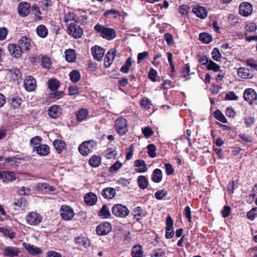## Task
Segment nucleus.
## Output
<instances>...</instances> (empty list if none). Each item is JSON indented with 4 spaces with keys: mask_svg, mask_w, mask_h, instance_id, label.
<instances>
[{
    "mask_svg": "<svg viewBox=\"0 0 257 257\" xmlns=\"http://www.w3.org/2000/svg\"><path fill=\"white\" fill-rule=\"evenodd\" d=\"M94 29L97 32L101 34V36L103 38L108 40H111L116 36L115 31L113 29L99 24H97Z\"/></svg>",
    "mask_w": 257,
    "mask_h": 257,
    "instance_id": "obj_1",
    "label": "nucleus"
},
{
    "mask_svg": "<svg viewBox=\"0 0 257 257\" xmlns=\"http://www.w3.org/2000/svg\"><path fill=\"white\" fill-rule=\"evenodd\" d=\"M96 145V143L93 141L84 142L79 146L78 150L83 156H87L93 151Z\"/></svg>",
    "mask_w": 257,
    "mask_h": 257,
    "instance_id": "obj_2",
    "label": "nucleus"
},
{
    "mask_svg": "<svg viewBox=\"0 0 257 257\" xmlns=\"http://www.w3.org/2000/svg\"><path fill=\"white\" fill-rule=\"evenodd\" d=\"M112 212L116 217L124 218L128 214V210L125 206L117 204L113 206Z\"/></svg>",
    "mask_w": 257,
    "mask_h": 257,
    "instance_id": "obj_3",
    "label": "nucleus"
},
{
    "mask_svg": "<svg viewBox=\"0 0 257 257\" xmlns=\"http://www.w3.org/2000/svg\"><path fill=\"white\" fill-rule=\"evenodd\" d=\"M115 129L117 133L122 136L128 131V126L126 119L123 118H119L115 121Z\"/></svg>",
    "mask_w": 257,
    "mask_h": 257,
    "instance_id": "obj_4",
    "label": "nucleus"
},
{
    "mask_svg": "<svg viewBox=\"0 0 257 257\" xmlns=\"http://www.w3.org/2000/svg\"><path fill=\"white\" fill-rule=\"evenodd\" d=\"M67 30L69 34L75 39L80 38L83 35V30L75 23H70Z\"/></svg>",
    "mask_w": 257,
    "mask_h": 257,
    "instance_id": "obj_5",
    "label": "nucleus"
},
{
    "mask_svg": "<svg viewBox=\"0 0 257 257\" xmlns=\"http://www.w3.org/2000/svg\"><path fill=\"white\" fill-rule=\"evenodd\" d=\"M60 212L62 219L67 221L71 220L75 215L73 209L67 205H62Z\"/></svg>",
    "mask_w": 257,
    "mask_h": 257,
    "instance_id": "obj_6",
    "label": "nucleus"
},
{
    "mask_svg": "<svg viewBox=\"0 0 257 257\" xmlns=\"http://www.w3.org/2000/svg\"><path fill=\"white\" fill-rule=\"evenodd\" d=\"M26 220L27 223L29 225H37L41 222L42 217L39 214L32 212L26 216Z\"/></svg>",
    "mask_w": 257,
    "mask_h": 257,
    "instance_id": "obj_7",
    "label": "nucleus"
},
{
    "mask_svg": "<svg viewBox=\"0 0 257 257\" xmlns=\"http://www.w3.org/2000/svg\"><path fill=\"white\" fill-rule=\"evenodd\" d=\"M111 230V225L109 222H106L99 225L96 229V233L99 235H105Z\"/></svg>",
    "mask_w": 257,
    "mask_h": 257,
    "instance_id": "obj_8",
    "label": "nucleus"
},
{
    "mask_svg": "<svg viewBox=\"0 0 257 257\" xmlns=\"http://www.w3.org/2000/svg\"><path fill=\"white\" fill-rule=\"evenodd\" d=\"M24 87L27 91H33L36 87V81L32 76H27L24 80Z\"/></svg>",
    "mask_w": 257,
    "mask_h": 257,
    "instance_id": "obj_9",
    "label": "nucleus"
},
{
    "mask_svg": "<svg viewBox=\"0 0 257 257\" xmlns=\"http://www.w3.org/2000/svg\"><path fill=\"white\" fill-rule=\"evenodd\" d=\"M252 13V7L247 2L241 3L239 6V14L241 16L247 17Z\"/></svg>",
    "mask_w": 257,
    "mask_h": 257,
    "instance_id": "obj_10",
    "label": "nucleus"
},
{
    "mask_svg": "<svg viewBox=\"0 0 257 257\" xmlns=\"http://www.w3.org/2000/svg\"><path fill=\"white\" fill-rule=\"evenodd\" d=\"M16 180L15 174L10 171H1L0 180L3 183H7Z\"/></svg>",
    "mask_w": 257,
    "mask_h": 257,
    "instance_id": "obj_11",
    "label": "nucleus"
},
{
    "mask_svg": "<svg viewBox=\"0 0 257 257\" xmlns=\"http://www.w3.org/2000/svg\"><path fill=\"white\" fill-rule=\"evenodd\" d=\"M116 51L114 49H110L107 52L104 58V65L106 68L110 67L114 60Z\"/></svg>",
    "mask_w": 257,
    "mask_h": 257,
    "instance_id": "obj_12",
    "label": "nucleus"
},
{
    "mask_svg": "<svg viewBox=\"0 0 257 257\" xmlns=\"http://www.w3.org/2000/svg\"><path fill=\"white\" fill-rule=\"evenodd\" d=\"M237 74L238 77L243 79H251L253 77V73L247 68L241 67L237 69Z\"/></svg>",
    "mask_w": 257,
    "mask_h": 257,
    "instance_id": "obj_13",
    "label": "nucleus"
},
{
    "mask_svg": "<svg viewBox=\"0 0 257 257\" xmlns=\"http://www.w3.org/2000/svg\"><path fill=\"white\" fill-rule=\"evenodd\" d=\"M21 77V73L17 68H12L7 71L6 77L11 81L18 80Z\"/></svg>",
    "mask_w": 257,
    "mask_h": 257,
    "instance_id": "obj_14",
    "label": "nucleus"
},
{
    "mask_svg": "<svg viewBox=\"0 0 257 257\" xmlns=\"http://www.w3.org/2000/svg\"><path fill=\"white\" fill-rule=\"evenodd\" d=\"M30 12V5L25 2L20 3L18 7V13L21 17H26Z\"/></svg>",
    "mask_w": 257,
    "mask_h": 257,
    "instance_id": "obj_15",
    "label": "nucleus"
},
{
    "mask_svg": "<svg viewBox=\"0 0 257 257\" xmlns=\"http://www.w3.org/2000/svg\"><path fill=\"white\" fill-rule=\"evenodd\" d=\"M8 50L11 54L15 58H20L23 52L19 45L11 44L8 46Z\"/></svg>",
    "mask_w": 257,
    "mask_h": 257,
    "instance_id": "obj_16",
    "label": "nucleus"
},
{
    "mask_svg": "<svg viewBox=\"0 0 257 257\" xmlns=\"http://www.w3.org/2000/svg\"><path fill=\"white\" fill-rule=\"evenodd\" d=\"M91 53L94 58L99 61L104 56V50L99 46H95L91 48Z\"/></svg>",
    "mask_w": 257,
    "mask_h": 257,
    "instance_id": "obj_17",
    "label": "nucleus"
},
{
    "mask_svg": "<svg viewBox=\"0 0 257 257\" xmlns=\"http://www.w3.org/2000/svg\"><path fill=\"white\" fill-rule=\"evenodd\" d=\"M19 46L23 52L29 51L31 47L30 39L26 36L23 37L19 41Z\"/></svg>",
    "mask_w": 257,
    "mask_h": 257,
    "instance_id": "obj_18",
    "label": "nucleus"
},
{
    "mask_svg": "<svg viewBox=\"0 0 257 257\" xmlns=\"http://www.w3.org/2000/svg\"><path fill=\"white\" fill-rule=\"evenodd\" d=\"M192 12L194 13L197 17L202 19L206 18L208 14L206 9L202 6L194 7L192 9Z\"/></svg>",
    "mask_w": 257,
    "mask_h": 257,
    "instance_id": "obj_19",
    "label": "nucleus"
},
{
    "mask_svg": "<svg viewBox=\"0 0 257 257\" xmlns=\"http://www.w3.org/2000/svg\"><path fill=\"white\" fill-rule=\"evenodd\" d=\"M23 246L30 254L35 255H38L42 252L41 249L39 247L26 242H24Z\"/></svg>",
    "mask_w": 257,
    "mask_h": 257,
    "instance_id": "obj_20",
    "label": "nucleus"
},
{
    "mask_svg": "<svg viewBox=\"0 0 257 257\" xmlns=\"http://www.w3.org/2000/svg\"><path fill=\"white\" fill-rule=\"evenodd\" d=\"M4 254L6 256L14 257L17 256L20 253L18 248L12 246L5 247L3 251Z\"/></svg>",
    "mask_w": 257,
    "mask_h": 257,
    "instance_id": "obj_21",
    "label": "nucleus"
},
{
    "mask_svg": "<svg viewBox=\"0 0 257 257\" xmlns=\"http://www.w3.org/2000/svg\"><path fill=\"white\" fill-rule=\"evenodd\" d=\"M115 194V190L111 187H106L103 189L101 192L102 196L107 199L113 198Z\"/></svg>",
    "mask_w": 257,
    "mask_h": 257,
    "instance_id": "obj_22",
    "label": "nucleus"
},
{
    "mask_svg": "<svg viewBox=\"0 0 257 257\" xmlns=\"http://www.w3.org/2000/svg\"><path fill=\"white\" fill-rule=\"evenodd\" d=\"M49 147L47 145H40L34 148V151H36L41 156H46L49 153Z\"/></svg>",
    "mask_w": 257,
    "mask_h": 257,
    "instance_id": "obj_23",
    "label": "nucleus"
},
{
    "mask_svg": "<svg viewBox=\"0 0 257 257\" xmlns=\"http://www.w3.org/2000/svg\"><path fill=\"white\" fill-rule=\"evenodd\" d=\"M85 202L89 205H94L97 200L96 195L93 193H89L86 194L84 196Z\"/></svg>",
    "mask_w": 257,
    "mask_h": 257,
    "instance_id": "obj_24",
    "label": "nucleus"
},
{
    "mask_svg": "<svg viewBox=\"0 0 257 257\" xmlns=\"http://www.w3.org/2000/svg\"><path fill=\"white\" fill-rule=\"evenodd\" d=\"M65 58L68 62H74L76 60L75 51L73 49H68L65 52Z\"/></svg>",
    "mask_w": 257,
    "mask_h": 257,
    "instance_id": "obj_25",
    "label": "nucleus"
},
{
    "mask_svg": "<svg viewBox=\"0 0 257 257\" xmlns=\"http://www.w3.org/2000/svg\"><path fill=\"white\" fill-rule=\"evenodd\" d=\"M48 114L51 118L58 117L61 114L59 107L58 105L51 106L48 110Z\"/></svg>",
    "mask_w": 257,
    "mask_h": 257,
    "instance_id": "obj_26",
    "label": "nucleus"
},
{
    "mask_svg": "<svg viewBox=\"0 0 257 257\" xmlns=\"http://www.w3.org/2000/svg\"><path fill=\"white\" fill-rule=\"evenodd\" d=\"M135 166L136 167V170L138 172L143 173L147 170L145 162L143 160H138L136 161Z\"/></svg>",
    "mask_w": 257,
    "mask_h": 257,
    "instance_id": "obj_27",
    "label": "nucleus"
},
{
    "mask_svg": "<svg viewBox=\"0 0 257 257\" xmlns=\"http://www.w3.org/2000/svg\"><path fill=\"white\" fill-rule=\"evenodd\" d=\"M144 251L143 247L140 245L134 246L132 250V255L133 257H143Z\"/></svg>",
    "mask_w": 257,
    "mask_h": 257,
    "instance_id": "obj_28",
    "label": "nucleus"
},
{
    "mask_svg": "<svg viewBox=\"0 0 257 257\" xmlns=\"http://www.w3.org/2000/svg\"><path fill=\"white\" fill-rule=\"evenodd\" d=\"M138 185L142 189H145L147 188L149 182L147 178L143 175L139 176L137 179Z\"/></svg>",
    "mask_w": 257,
    "mask_h": 257,
    "instance_id": "obj_29",
    "label": "nucleus"
},
{
    "mask_svg": "<svg viewBox=\"0 0 257 257\" xmlns=\"http://www.w3.org/2000/svg\"><path fill=\"white\" fill-rule=\"evenodd\" d=\"M36 32L38 35L42 38H44L48 35V30L43 25H40L36 29Z\"/></svg>",
    "mask_w": 257,
    "mask_h": 257,
    "instance_id": "obj_30",
    "label": "nucleus"
},
{
    "mask_svg": "<svg viewBox=\"0 0 257 257\" xmlns=\"http://www.w3.org/2000/svg\"><path fill=\"white\" fill-rule=\"evenodd\" d=\"M162 180V172L159 169H156L153 173L152 180L155 183H159Z\"/></svg>",
    "mask_w": 257,
    "mask_h": 257,
    "instance_id": "obj_31",
    "label": "nucleus"
},
{
    "mask_svg": "<svg viewBox=\"0 0 257 257\" xmlns=\"http://www.w3.org/2000/svg\"><path fill=\"white\" fill-rule=\"evenodd\" d=\"M98 216L102 218H108L110 216L109 209L107 205H103L101 210L98 212Z\"/></svg>",
    "mask_w": 257,
    "mask_h": 257,
    "instance_id": "obj_32",
    "label": "nucleus"
},
{
    "mask_svg": "<svg viewBox=\"0 0 257 257\" xmlns=\"http://www.w3.org/2000/svg\"><path fill=\"white\" fill-rule=\"evenodd\" d=\"M59 85V81L56 79H51L48 82V88L52 91H56L58 88Z\"/></svg>",
    "mask_w": 257,
    "mask_h": 257,
    "instance_id": "obj_33",
    "label": "nucleus"
},
{
    "mask_svg": "<svg viewBox=\"0 0 257 257\" xmlns=\"http://www.w3.org/2000/svg\"><path fill=\"white\" fill-rule=\"evenodd\" d=\"M14 205L17 207L25 209L27 206V202L25 198L22 197L19 199H16L14 202Z\"/></svg>",
    "mask_w": 257,
    "mask_h": 257,
    "instance_id": "obj_34",
    "label": "nucleus"
},
{
    "mask_svg": "<svg viewBox=\"0 0 257 257\" xmlns=\"http://www.w3.org/2000/svg\"><path fill=\"white\" fill-rule=\"evenodd\" d=\"M90 165L93 167H97L99 166L101 163V158L97 156H93L89 161Z\"/></svg>",
    "mask_w": 257,
    "mask_h": 257,
    "instance_id": "obj_35",
    "label": "nucleus"
},
{
    "mask_svg": "<svg viewBox=\"0 0 257 257\" xmlns=\"http://www.w3.org/2000/svg\"><path fill=\"white\" fill-rule=\"evenodd\" d=\"M71 80L73 82H78L81 78L80 72L76 70H72L69 74Z\"/></svg>",
    "mask_w": 257,
    "mask_h": 257,
    "instance_id": "obj_36",
    "label": "nucleus"
},
{
    "mask_svg": "<svg viewBox=\"0 0 257 257\" xmlns=\"http://www.w3.org/2000/svg\"><path fill=\"white\" fill-rule=\"evenodd\" d=\"M0 232L5 236L8 237L10 239H13L15 237V233L12 230L5 227H1Z\"/></svg>",
    "mask_w": 257,
    "mask_h": 257,
    "instance_id": "obj_37",
    "label": "nucleus"
},
{
    "mask_svg": "<svg viewBox=\"0 0 257 257\" xmlns=\"http://www.w3.org/2000/svg\"><path fill=\"white\" fill-rule=\"evenodd\" d=\"M244 29V34L246 36H247L248 33L254 32L257 29V26L255 24L253 23H250L245 25Z\"/></svg>",
    "mask_w": 257,
    "mask_h": 257,
    "instance_id": "obj_38",
    "label": "nucleus"
},
{
    "mask_svg": "<svg viewBox=\"0 0 257 257\" xmlns=\"http://www.w3.org/2000/svg\"><path fill=\"white\" fill-rule=\"evenodd\" d=\"M206 67L208 70H212L215 72H220V66L210 59L206 65Z\"/></svg>",
    "mask_w": 257,
    "mask_h": 257,
    "instance_id": "obj_39",
    "label": "nucleus"
},
{
    "mask_svg": "<svg viewBox=\"0 0 257 257\" xmlns=\"http://www.w3.org/2000/svg\"><path fill=\"white\" fill-rule=\"evenodd\" d=\"M53 145L58 153H60L65 147V143L59 140H55Z\"/></svg>",
    "mask_w": 257,
    "mask_h": 257,
    "instance_id": "obj_40",
    "label": "nucleus"
},
{
    "mask_svg": "<svg viewBox=\"0 0 257 257\" xmlns=\"http://www.w3.org/2000/svg\"><path fill=\"white\" fill-rule=\"evenodd\" d=\"M88 115V111L87 109L82 108L80 109L76 113L78 121L83 120Z\"/></svg>",
    "mask_w": 257,
    "mask_h": 257,
    "instance_id": "obj_41",
    "label": "nucleus"
},
{
    "mask_svg": "<svg viewBox=\"0 0 257 257\" xmlns=\"http://www.w3.org/2000/svg\"><path fill=\"white\" fill-rule=\"evenodd\" d=\"M165 251L161 248L154 249L150 253L151 257H163L165 255Z\"/></svg>",
    "mask_w": 257,
    "mask_h": 257,
    "instance_id": "obj_42",
    "label": "nucleus"
},
{
    "mask_svg": "<svg viewBox=\"0 0 257 257\" xmlns=\"http://www.w3.org/2000/svg\"><path fill=\"white\" fill-rule=\"evenodd\" d=\"M75 240L76 244L79 246H86L89 244V240L87 238L81 236L76 237Z\"/></svg>",
    "mask_w": 257,
    "mask_h": 257,
    "instance_id": "obj_43",
    "label": "nucleus"
},
{
    "mask_svg": "<svg viewBox=\"0 0 257 257\" xmlns=\"http://www.w3.org/2000/svg\"><path fill=\"white\" fill-rule=\"evenodd\" d=\"M213 115L215 118H216L217 120H219L220 121L223 123L227 122V119L219 110H216L213 112Z\"/></svg>",
    "mask_w": 257,
    "mask_h": 257,
    "instance_id": "obj_44",
    "label": "nucleus"
},
{
    "mask_svg": "<svg viewBox=\"0 0 257 257\" xmlns=\"http://www.w3.org/2000/svg\"><path fill=\"white\" fill-rule=\"evenodd\" d=\"M199 40L203 43L208 44L211 41L212 37L206 33H202L199 35Z\"/></svg>",
    "mask_w": 257,
    "mask_h": 257,
    "instance_id": "obj_45",
    "label": "nucleus"
},
{
    "mask_svg": "<svg viewBox=\"0 0 257 257\" xmlns=\"http://www.w3.org/2000/svg\"><path fill=\"white\" fill-rule=\"evenodd\" d=\"M21 99L20 97H11L8 100V102L14 108L19 107L21 104Z\"/></svg>",
    "mask_w": 257,
    "mask_h": 257,
    "instance_id": "obj_46",
    "label": "nucleus"
},
{
    "mask_svg": "<svg viewBox=\"0 0 257 257\" xmlns=\"http://www.w3.org/2000/svg\"><path fill=\"white\" fill-rule=\"evenodd\" d=\"M143 211L141 207H137L133 209L134 216L137 220H139L141 218Z\"/></svg>",
    "mask_w": 257,
    "mask_h": 257,
    "instance_id": "obj_47",
    "label": "nucleus"
},
{
    "mask_svg": "<svg viewBox=\"0 0 257 257\" xmlns=\"http://www.w3.org/2000/svg\"><path fill=\"white\" fill-rule=\"evenodd\" d=\"M41 65L44 68H50L51 66L50 58L47 56H43L41 59Z\"/></svg>",
    "mask_w": 257,
    "mask_h": 257,
    "instance_id": "obj_48",
    "label": "nucleus"
},
{
    "mask_svg": "<svg viewBox=\"0 0 257 257\" xmlns=\"http://www.w3.org/2000/svg\"><path fill=\"white\" fill-rule=\"evenodd\" d=\"M212 58L216 61H219L221 58V53L217 48H214L211 52Z\"/></svg>",
    "mask_w": 257,
    "mask_h": 257,
    "instance_id": "obj_49",
    "label": "nucleus"
},
{
    "mask_svg": "<svg viewBox=\"0 0 257 257\" xmlns=\"http://www.w3.org/2000/svg\"><path fill=\"white\" fill-rule=\"evenodd\" d=\"M148 153L150 157L151 158H155L156 156V148L155 146L153 144H150L147 147Z\"/></svg>",
    "mask_w": 257,
    "mask_h": 257,
    "instance_id": "obj_50",
    "label": "nucleus"
},
{
    "mask_svg": "<svg viewBox=\"0 0 257 257\" xmlns=\"http://www.w3.org/2000/svg\"><path fill=\"white\" fill-rule=\"evenodd\" d=\"M106 158L108 159H114L115 158L116 153L115 150L112 148H108L105 151Z\"/></svg>",
    "mask_w": 257,
    "mask_h": 257,
    "instance_id": "obj_51",
    "label": "nucleus"
},
{
    "mask_svg": "<svg viewBox=\"0 0 257 257\" xmlns=\"http://www.w3.org/2000/svg\"><path fill=\"white\" fill-rule=\"evenodd\" d=\"M141 105L142 108L149 109L152 104L151 101L147 97H144L141 101Z\"/></svg>",
    "mask_w": 257,
    "mask_h": 257,
    "instance_id": "obj_52",
    "label": "nucleus"
},
{
    "mask_svg": "<svg viewBox=\"0 0 257 257\" xmlns=\"http://www.w3.org/2000/svg\"><path fill=\"white\" fill-rule=\"evenodd\" d=\"M17 158L15 157L5 158V165L9 166H13L16 163Z\"/></svg>",
    "mask_w": 257,
    "mask_h": 257,
    "instance_id": "obj_53",
    "label": "nucleus"
},
{
    "mask_svg": "<svg viewBox=\"0 0 257 257\" xmlns=\"http://www.w3.org/2000/svg\"><path fill=\"white\" fill-rule=\"evenodd\" d=\"M179 13L182 16H186L189 13V7L186 5H183L179 7Z\"/></svg>",
    "mask_w": 257,
    "mask_h": 257,
    "instance_id": "obj_54",
    "label": "nucleus"
},
{
    "mask_svg": "<svg viewBox=\"0 0 257 257\" xmlns=\"http://www.w3.org/2000/svg\"><path fill=\"white\" fill-rule=\"evenodd\" d=\"M64 22L65 23H68V22L75 21V16L74 14L72 13H68L67 14H65L64 16Z\"/></svg>",
    "mask_w": 257,
    "mask_h": 257,
    "instance_id": "obj_55",
    "label": "nucleus"
},
{
    "mask_svg": "<svg viewBox=\"0 0 257 257\" xmlns=\"http://www.w3.org/2000/svg\"><path fill=\"white\" fill-rule=\"evenodd\" d=\"M246 65L249 66L252 70L257 71V62L252 59H248L246 60Z\"/></svg>",
    "mask_w": 257,
    "mask_h": 257,
    "instance_id": "obj_56",
    "label": "nucleus"
},
{
    "mask_svg": "<svg viewBox=\"0 0 257 257\" xmlns=\"http://www.w3.org/2000/svg\"><path fill=\"white\" fill-rule=\"evenodd\" d=\"M143 134L146 138H148L154 134V132L151 127L147 126L143 129Z\"/></svg>",
    "mask_w": 257,
    "mask_h": 257,
    "instance_id": "obj_57",
    "label": "nucleus"
},
{
    "mask_svg": "<svg viewBox=\"0 0 257 257\" xmlns=\"http://www.w3.org/2000/svg\"><path fill=\"white\" fill-rule=\"evenodd\" d=\"M254 122L255 119L253 116H249L244 118V123L247 127H250L254 124Z\"/></svg>",
    "mask_w": 257,
    "mask_h": 257,
    "instance_id": "obj_58",
    "label": "nucleus"
},
{
    "mask_svg": "<svg viewBox=\"0 0 257 257\" xmlns=\"http://www.w3.org/2000/svg\"><path fill=\"white\" fill-rule=\"evenodd\" d=\"M167 191L164 190H161L155 193V196L157 199L161 200L164 197L167 196Z\"/></svg>",
    "mask_w": 257,
    "mask_h": 257,
    "instance_id": "obj_59",
    "label": "nucleus"
},
{
    "mask_svg": "<svg viewBox=\"0 0 257 257\" xmlns=\"http://www.w3.org/2000/svg\"><path fill=\"white\" fill-rule=\"evenodd\" d=\"M255 91L251 88L246 89L243 92V96H256Z\"/></svg>",
    "mask_w": 257,
    "mask_h": 257,
    "instance_id": "obj_60",
    "label": "nucleus"
},
{
    "mask_svg": "<svg viewBox=\"0 0 257 257\" xmlns=\"http://www.w3.org/2000/svg\"><path fill=\"white\" fill-rule=\"evenodd\" d=\"M149 56V53L147 51L139 53L138 55V63H140L142 61L148 58Z\"/></svg>",
    "mask_w": 257,
    "mask_h": 257,
    "instance_id": "obj_61",
    "label": "nucleus"
},
{
    "mask_svg": "<svg viewBox=\"0 0 257 257\" xmlns=\"http://www.w3.org/2000/svg\"><path fill=\"white\" fill-rule=\"evenodd\" d=\"M157 71L152 68L151 69V70L150 71V72L149 73L148 77L152 81L155 82L157 80Z\"/></svg>",
    "mask_w": 257,
    "mask_h": 257,
    "instance_id": "obj_62",
    "label": "nucleus"
},
{
    "mask_svg": "<svg viewBox=\"0 0 257 257\" xmlns=\"http://www.w3.org/2000/svg\"><path fill=\"white\" fill-rule=\"evenodd\" d=\"M198 60L201 63L202 65L206 66L208 62H209V60L206 56H198Z\"/></svg>",
    "mask_w": 257,
    "mask_h": 257,
    "instance_id": "obj_63",
    "label": "nucleus"
},
{
    "mask_svg": "<svg viewBox=\"0 0 257 257\" xmlns=\"http://www.w3.org/2000/svg\"><path fill=\"white\" fill-rule=\"evenodd\" d=\"M164 37L168 45L171 46L173 44V36L170 34H165Z\"/></svg>",
    "mask_w": 257,
    "mask_h": 257,
    "instance_id": "obj_64",
    "label": "nucleus"
}]
</instances>
